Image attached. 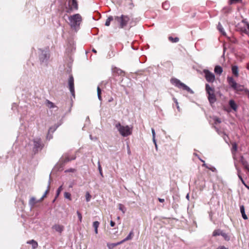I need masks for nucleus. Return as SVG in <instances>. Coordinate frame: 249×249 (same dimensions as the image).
Masks as SVG:
<instances>
[{"mask_svg":"<svg viewBox=\"0 0 249 249\" xmlns=\"http://www.w3.org/2000/svg\"><path fill=\"white\" fill-rule=\"evenodd\" d=\"M92 51L94 53H97V51H96V50L95 49H92Z\"/></svg>","mask_w":249,"mask_h":249,"instance_id":"nucleus-64","label":"nucleus"},{"mask_svg":"<svg viewBox=\"0 0 249 249\" xmlns=\"http://www.w3.org/2000/svg\"><path fill=\"white\" fill-rule=\"evenodd\" d=\"M69 88L72 96L75 98V90L74 86V78L72 75H70L69 79Z\"/></svg>","mask_w":249,"mask_h":249,"instance_id":"nucleus-12","label":"nucleus"},{"mask_svg":"<svg viewBox=\"0 0 249 249\" xmlns=\"http://www.w3.org/2000/svg\"><path fill=\"white\" fill-rule=\"evenodd\" d=\"M246 160L245 159L244 157L243 156H241L240 157V163H242L243 161H245Z\"/></svg>","mask_w":249,"mask_h":249,"instance_id":"nucleus-45","label":"nucleus"},{"mask_svg":"<svg viewBox=\"0 0 249 249\" xmlns=\"http://www.w3.org/2000/svg\"><path fill=\"white\" fill-rule=\"evenodd\" d=\"M221 236L224 238L226 241H229L230 240V236L226 233L223 232Z\"/></svg>","mask_w":249,"mask_h":249,"instance_id":"nucleus-32","label":"nucleus"},{"mask_svg":"<svg viewBox=\"0 0 249 249\" xmlns=\"http://www.w3.org/2000/svg\"><path fill=\"white\" fill-rule=\"evenodd\" d=\"M77 216L78 217L79 222L80 223L82 222V214L79 211H77Z\"/></svg>","mask_w":249,"mask_h":249,"instance_id":"nucleus-39","label":"nucleus"},{"mask_svg":"<svg viewBox=\"0 0 249 249\" xmlns=\"http://www.w3.org/2000/svg\"><path fill=\"white\" fill-rule=\"evenodd\" d=\"M114 125L120 134L124 137H127L132 134V129L128 125H122L121 123L116 120H114Z\"/></svg>","mask_w":249,"mask_h":249,"instance_id":"nucleus-4","label":"nucleus"},{"mask_svg":"<svg viewBox=\"0 0 249 249\" xmlns=\"http://www.w3.org/2000/svg\"><path fill=\"white\" fill-rule=\"evenodd\" d=\"M52 229L61 234L64 230V226L61 225L56 224L53 226Z\"/></svg>","mask_w":249,"mask_h":249,"instance_id":"nucleus-14","label":"nucleus"},{"mask_svg":"<svg viewBox=\"0 0 249 249\" xmlns=\"http://www.w3.org/2000/svg\"><path fill=\"white\" fill-rule=\"evenodd\" d=\"M218 249H229L228 248H226L224 246H221L217 248Z\"/></svg>","mask_w":249,"mask_h":249,"instance_id":"nucleus-53","label":"nucleus"},{"mask_svg":"<svg viewBox=\"0 0 249 249\" xmlns=\"http://www.w3.org/2000/svg\"><path fill=\"white\" fill-rule=\"evenodd\" d=\"M242 23L244 24V25L246 26L249 23L246 21V19H243L242 20Z\"/></svg>","mask_w":249,"mask_h":249,"instance_id":"nucleus-51","label":"nucleus"},{"mask_svg":"<svg viewBox=\"0 0 249 249\" xmlns=\"http://www.w3.org/2000/svg\"><path fill=\"white\" fill-rule=\"evenodd\" d=\"M113 97H110V99L108 100V102H111L113 101Z\"/></svg>","mask_w":249,"mask_h":249,"instance_id":"nucleus-62","label":"nucleus"},{"mask_svg":"<svg viewBox=\"0 0 249 249\" xmlns=\"http://www.w3.org/2000/svg\"><path fill=\"white\" fill-rule=\"evenodd\" d=\"M91 198V196L90 195L89 193L87 192L86 194V199L87 202H89Z\"/></svg>","mask_w":249,"mask_h":249,"instance_id":"nucleus-36","label":"nucleus"},{"mask_svg":"<svg viewBox=\"0 0 249 249\" xmlns=\"http://www.w3.org/2000/svg\"><path fill=\"white\" fill-rule=\"evenodd\" d=\"M237 28L238 29V30H239L241 32L244 33L246 35L249 34V32L247 30L246 26H245V25L241 26L240 24H238L237 26Z\"/></svg>","mask_w":249,"mask_h":249,"instance_id":"nucleus-18","label":"nucleus"},{"mask_svg":"<svg viewBox=\"0 0 249 249\" xmlns=\"http://www.w3.org/2000/svg\"><path fill=\"white\" fill-rule=\"evenodd\" d=\"M99 224H100V223L98 221H94L93 223V227L94 228V229H95L96 228L98 229V228L99 227Z\"/></svg>","mask_w":249,"mask_h":249,"instance_id":"nucleus-40","label":"nucleus"},{"mask_svg":"<svg viewBox=\"0 0 249 249\" xmlns=\"http://www.w3.org/2000/svg\"><path fill=\"white\" fill-rule=\"evenodd\" d=\"M112 71L115 76H124L125 75V72L117 67L113 68Z\"/></svg>","mask_w":249,"mask_h":249,"instance_id":"nucleus-13","label":"nucleus"},{"mask_svg":"<svg viewBox=\"0 0 249 249\" xmlns=\"http://www.w3.org/2000/svg\"><path fill=\"white\" fill-rule=\"evenodd\" d=\"M76 159L75 155L71 156L69 153H66L64 154L62 157L60 158L59 162L57 163V165H59L60 167L58 170H62V168L65 165V164L68 162L74 160Z\"/></svg>","mask_w":249,"mask_h":249,"instance_id":"nucleus-7","label":"nucleus"},{"mask_svg":"<svg viewBox=\"0 0 249 249\" xmlns=\"http://www.w3.org/2000/svg\"><path fill=\"white\" fill-rule=\"evenodd\" d=\"M217 29L219 31V32L223 35V36H225L226 35V33L224 31V29L222 27V25L219 23L218 26H217Z\"/></svg>","mask_w":249,"mask_h":249,"instance_id":"nucleus-30","label":"nucleus"},{"mask_svg":"<svg viewBox=\"0 0 249 249\" xmlns=\"http://www.w3.org/2000/svg\"><path fill=\"white\" fill-rule=\"evenodd\" d=\"M98 170L99 171L100 175L102 177H103L104 176H103V171H102V169L101 165L100 164V163L99 161L98 162Z\"/></svg>","mask_w":249,"mask_h":249,"instance_id":"nucleus-34","label":"nucleus"},{"mask_svg":"<svg viewBox=\"0 0 249 249\" xmlns=\"http://www.w3.org/2000/svg\"><path fill=\"white\" fill-rule=\"evenodd\" d=\"M158 200L159 201V202L161 203H163L164 202V199L163 198H158Z\"/></svg>","mask_w":249,"mask_h":249,"instance_id":"nucleus-56","label":"nucleus"},{"mask_svg":"<svg viewBox=\"0 0 249 249\" xmlns=\"http://www.w3.org/2000/svg\"><path fill=\"white\" fill-rule=\"evenodd\" d=\"M205 90L206 93L208 94V99L210 104L215 103L216 98L214 93L215 90L214 88L211 87L208 84H206Z\"/></svg>","mask_w":249,"mask_h":249,"instance_id":"nucleus-6","label":"nucleus"},{"mask_svg":"<svg viewBox=\"0 0 249 249\" xmlns=\"http://www.w3.org/2000/svg\"><path fill=\"white\" fill-rule=\"evenodd\" d=\"M168 40L172 43H177L179 41V38L178 37H173L171 36L168 37Z\"/></svg>","mask_w":249,"mask_h":249,"instance_id":"nucleus-28","label":"nucleus"},{"mask_svg":"<svg viewBox=\"0 0 249 249\" xmlns=\"http://www.w3.org/2000/svg\"><path fill=\"white\" fill-rule=\"evenodd\" d=\"M174 100L175 102L176 103V104H177V108L178 109V108H179V107H178V103L177 100L176 99H175V98H174Z\"/></svg>","mask_w":249,"mask_h":249,"instance_id":"nucleus-59","label":"nucleus"},{"mask_svg":"<svg viewBox=\"0 0 249 249\" xmlns=\"http://www.w3.org/2000/svg\"><path fill=\"white\" fill-rule=\"evenodd\" d=\"M89 137H90V139L92 140L96 141L97 140V138L96 137H95L93 138V137H92L91 135H90Z\"/></svg>","mask_w":249,"mask_h":249,"instance_id":"nucleus-54","label":"nucleus"},{"mask_svg":"<svg viewBox=\"0 0 249 249\" xmlns=\"http://www.w3.org/2000/svg\"><path fill=\"white\" fill-rule=\"evenodd\" d=\"M232 148H231V153L233 155H234L236 153V152L237 151V144L234 142L232 143Z\"/></svg>","mask_w":249,"mask_h":249,"instance_id":"nucleus-22","label":"nucleus"},{"mask_svg":"<svg viewBox=\"0 0 249 249\" xmlns=\"http://www.w3.org/2000/svg\"><path fill=\"white\" fill-rule=\"evenodd\" d=\"M40 202V201H38V200H36L35 197H32L29 200V205H30L31 209H33L37 203Z\"/></svg>","mask_w":249,"mask_h":249,"instance_id":"nucleus-17","label":"nucleus"},{"mask_svg":"<svg viewBox=\"0 0 249 249\" xmlns=\"http://www.w3.org/2000/svg\"><path fill=\"white\" fill-rule=\"evenodd\" d=\"M203 72L207 81L210 83H213L214 82L215 80V75L213 73L208 70H204Z\"/></svg>","mask_w":249,"mask_h":249,"instance_id":"nucleus-11","label":"nucleus"},{"mask_svg":"<svg viewBox=\"0 0 249 249\" xmlns=\"http://www.w3.org/2000/svg\"><path fill=\"white\" fill-rule=\"evenodd\" d=\"M231 71L234 76L238 77V68L237 66L234 65L231 67Z\"/></svg>","mask_w":249,"mask_h":249,"instance_id":"nucleus-19","label":"nucleus"},{"mask_svg":"<svg viewBox=\"0 0 249 249\" xmlns=\"http://www.w3.org/2000/svg\"><path fill=\"white\" fill-rule=\"evenodd\" d=\"M27 243L32 245L33 249H36L38 246L37 242L34 240L28 241Z\"/></svg>","mask_w":249,"mask_h":249,"instance_id":"nucleus-24","label":"nucleus"},{"mask_svg":"<svg viewBox=\"0 0 249 249\" xmlns=\"http://www.w3.org/2000/svg\"><path fill=\"white\" fill-rule=\"evenodd\" d=\"M123 243L122 241H121L118 242L116 243H107V247L109 249H112L115 247H116L117 246H118V245H121V244H122Z\"/></svg>","mask_w":249,"mask_h":249,"instance_id":"nucleus-21","label":"nucleus"},{"mask_svg":"<svg viewBox=\"0 0 249 249\" xmlns=\"http://www.w3.org/2000/svg\"><path fill=\"white\" fill-rule=\"evenodd\" d=\"M97 95H98V98L99 100L100 101H102V96H101V94H97Z\"/></svg>","mask_w":249,"mask_h":249,"instance_id":"nucleus-58","label":"nucleus"},{"mask_svg":"<svg viewBox=\"0 0 249 249\" xmlns=\"http://www.w3.org/2000/svg\"><path fill=\"white\" fill-rule=\"evenodd\" d=\"M110 224L111 227H113L115 226L116 223L115 222L111 220L110 221Z\"/></svg>","mask_w":249,"mask_h":249,"instance_id":"nucleus-52","label":"nucleus"},{"mask_svg":"<svg viewBox=\"0 0 249 249\" xmlns=\"http://www.w3.org/2000/svg\"><path fill=\"white\" fill-rule=\"evenodd\" d=\"M229 105L230 107L233 109L234 111H236L238 108V106L235 103V102L232 100L231 99L229 102Z\"/></svg>","mask_w":249,"mask_h":249,"instance_id":"nucleus-16","label":"nucleus"},{"mask_svg":"<svg viewBox=\"0 0 249 249\" xmlns=\"http://www.w3.org/2000/svg\"><path fill=\"white\" fill-rule=\"evenodd\" d=\"M97 94H102V90L100 89V88L99 87V86H98L97 87Z\"/></svg>","mask_w":249,"mask_h":249,"instance_id":"nucleus-50","label":"nucleus"},{"mask_svg":"<svg viewBox=\"0 0 249 249\" xmlns=\"http://www.w3.org/2000/svg\"><path fill=\"white\" fill-rule=\"evenodd\" d=\"M47 106L50 108H54L55 106L54 105V104L53 103H52V102L50 101L49 100H47Z\"/></svg>","mask_w":249,"mask_h":249,"instance_id":"nucleus-35","label":"nucleus"},{"mask_svg":"<svg viewBox=\"0 0 249 249\" xmlns=\"http://www.w3.org/2000/svg\"><path fill=\"white\" fill-rule=\"evenodd\" d=\"M64 197L66 198H67L69 199L70 200H71V194L70 193L68 192H65L64 193Z\"/></svg>","mask_w":249,"mask_h":249,"instance_id":"nucleus-37","label":"nucleus"},{"mask_svg":"<svg viewBox=\"0 0 249 249\" xmlns=\"http://www.w3.org/2000/svg\"><path fill=\"white\" fill-rule=\"evenodd\" d=\"M231 41L234 44H236L237 42V40L235 38H234L233 40H231Z\"/></svg>","mask_w":249,"mask_h":249,"instance_id":"nucleus-57","label":"nucleus"},{"mask_svg":"<svg viewBox=\"0 0 249 249\" xmlns=\"http://www.w3.org/2000/svg\"><path fill=\"white\" fill-rule=\"evenodd\" d=\"M33 151L34 154L37 153L39 151H41L44 147V144L40 138H35L33 140Z\"/></svg>","mask_w":249,"mask_h":249,"instance_id":"nucleus-10","label":"nucleus"},{"mask_svg":"<svg viewBox=\"0 0 249 249\" xmlns=\"http://www.w3.org/2000/svg\"><path fill=\"white\" fill-rule=\"evenodd\" d=\"M152 140H153V142L154 143V144H157L155 138H152Z\"/></svg>","mask_w":249,"mask_h":249,"instance_id":"nucleus-61","label":"nucleus"},{"mask_svg":"<svg viewBox=\"0 0 249 249\" xmlns=\"http://www.w3.org/2000/svg\"><path fill=\"white\" fill-rule=\"evenodd\" d=\"M246 27L247 30L249 32V23L248 24H247V25L246 26Z\"/></svg>","mask_w":249,"mask_h":249,"instance_id":"nucleus-60","label":"nucleus"},{"mask_svg":"<svg viewBox=\"0 0 249 249\" xmlns=\"http://www.w3.org/2000/svg\"><path fill=\"white\" fill-rule=\"evenodd\" d=\"M152 138H154L156 137V133L154 128H152Z\"/></svg>","mask_w":249,"mask_h":249,"instance_id":"nucleus-47","label":"nucleus"},{"mask_svg":"<svg viewBox=\"0 0 249 249\" xmlns=\"http://www.w3.org/2000/svg\"><path fill=\"white\" fill-rule=\"evenodd\" d=\"M241 1L242 0H230V4H232L233 3H236Z\"/></svg>","mask_w":249,"mask_h":249,"instance_id":"nucleus-41","label":"nucleus"},{"mask_svg":"<svg viewBox=\"0 0 249 249\" xmlns=\"http://www.w3.org/2000/svg\"><path fill=\"white\" fill-rule=\"evenodd\" d=\"M209 169H210V170H211L212 172H216V169L215 167H209L208 168Z\"/></svg>","mask_w":249,"mask_h":249,"instance_id":"nucleus-46","label":"nucleus"},{"mask_svg":"<svg viewBox=\"0 0 249 249\" xmlns=\"http://www.w3.org/2000/svg\"><path fill=\"white\" fill-rule=\"evenodd\" d=\"M61 3L58 8L60 16L65 13V16L67 14H70L78 9L77 0H62Z\"/></svg>","mask_w":249,"mask_h":249,"instance_id":"nucleus-2","label":"nucleus"},{"mask_svg":"<svg viewBox=\"0 0 249 249\" xmlns=\"http://www.w3.org/2000/svg\"><path fill=\"white\" fill-rule=\"evenodd\" d=\"M223 232V231L220 229L215 230L213 232V236H217L219 235H221Z\"/></svg>","mask_w":249,"mask_h":249,"instance_id":"nucleus-25","label":"nucleus"},{"mask_svg":"<svg viewBox=\"0 0 249 249\" xmlns=\"http://www.w3.org/2000/svg\"><path fill=\"white\" fill-rule=\"evenodd\" d=\"M171 83L179 89H182L183 90L187 91L188 92L193 94L194 91L187 86L182 83L180 80L177 78H172L170 80Z\"/></svg>","mask_w":249,"mask_h":249,"instance_id":"nucleus-8","label":"nucleus"},{"mask_svg":"<svg viewBox=\"0 0 249 249\" xmlns=\"http://www.w3.org/2000/svg\"><path fill=\"white\" fill-rule=\"evenodd\" d=\"M40 53L39 54V59L41 64H47L48 60L50 58L49 50L48 49L42 50L39 49Z\"/></svg>","mask_w":249,"mask_h":249,"instance_id":"nucleus-9","label":"nucleus"},{"mask_svg":"<svg viewBox=\"0 0 249 249\" xmlns=\"http://www.w3.org/2000/svg\"><path fill=\"white\" fill-rule=\"evenodd\" d=\"M119 209L121 211L124 213H125L126 208L122 204H119Z\"/></svg>","mask_w":249,"mask_h":249,"instance_id":"nucleus-33","label":"nucleus"},{"mask_svg":"<svg viewBox=\"0 0 249 249\" xmlns=\"http://www.w3.org/2000/svg\"><path fill=\"white\" fill-rule=\"evenodd\" d=\"M241 181L242 183H243L245 186L246 185V183H245V181L244 180V179H242L241 180Z\"/></svg>","mask_w":249,"mask_h":249,"instance_id":"nucleus-63","label":"nucleus"},{"mask_svg":"<svg viewBox=\"0 0 249 249\" xmlns=\"http://www.w3.org/2000/svg\"><path fill=\"white\" fill-rule=\"evenodd\" d=\"M113 20L114 21V17L112 16L108 17L107 19L106 20L105 25L107 26H109L110 24V22Z\"/></svg>","mask_w":249,"mask_h":249,"instance_id":"nucleus-26","label":"nucleus"},{"mask_svg":"<svg viewBox=\"0 0 249 249\" xmlns=\"http://www.w3.org/2000/svg\"><path fill=\"white\" fill-rule=\"evenodd\" d=\"M236 169H237V175H238V178H239V179H240V180H241L242 179H243V178H242V176H241V174H240L241 171H240L239 169H238V168H236Z\"/></svg>","mask_w":249,"mask_h":249,"instance_id":"nucleus-43","label":"nucleus"},{"mask_svg":"<svg viewBox=\"0 0 249 249\" xmlns=\"http://www.w3.org/2000/svg\"><path fill=\"white\" fill-rule=\"evenodd\" d=\"M214 121L215 124H220L221 122L220 119L218 118H215L214 119Z\"/></svg>","mask_w":249,"mask_h":249,"instance_id":"nucleus-42","label":"nucleus"},{"mask_svg":"<svg viewBox=\"0 0 249 249\" xmlns=\"http://www.w3.org/2000/svg\"><path fill=\"white\" fill-rule=\"evenodd\" d=\"M51 182V175L50 176V179L48 182V185L47 186V189L46 190L44 195L41 197V198L38 200V201H42L46 197L47 194L49 193L50 189V184Z\"/></svg>","mask_w":249,"mask_h":249,"instance_id":"nucleus-15","label":"nucleus"},{"mask_svg":"<svg viewBox=\"0 0 249 249\" xmlns=\"http://www.w3.org/2000/svg\"><path fill=\"white\" fill-rule=\"evenodd\" d=\"M241 164L243 166L244 169H246L248 172H249V164L248 162L246 160L245 161H243Z\"/></svg>","mask_w":249,"mask_h":249,"instance_id":"nucleus-31","label":"nucleus"},{"mask_svg":"<svg viewBox=\"0 0 249 249\" xmlns=\"http://www.w3.org/2000/svg\"><path fill=\"white\" fill-rule=\"evenodd\" d=\"M227 82L230 87L237 94H247L249 96V90L245 88L244 85L237 83L232 76H228Z\"/></svg>","mask_w":249,"mask_h":249,"instance_id":"nucleus-3","label":"nucleus"},{"mask_svg":"<svg viewBox=\"0 0 249 249\" xmlns=\"http://www.w3.org/2000/svg\"><path fill=\"white\" fill-rule=\"evenodd\" d=\"M162 7L165 10L169 9V8H170L169 2L167 1H165L162 3Z\"/></svg>","mask_w":249,"mask_h":249,"instance_id":"nucleus-29","label":"nucleus"},{"mask_svg":"<svg viewBox=\"0 0 249 249\" xmlns=\"http://www.w3.org/2000/svg\"><path fill=\"white\" fill-rule=\"evenodd\" d=\"M215 73L221 74L223 71L222 68L220 66H216L214 69Z\"/></svg>","mask_w":249,"mask_h":249,"instance_id":"nucleus-23","label":"nucleus"},{"mask_svg":"<svg viewBox=\"0 0 249 249\" xmlns=\"http://www.w3.org/2000/svg\"><path fill=\"white\" fill-rule=\"evenodd\" d=\"M133 236V231H131L129 234L127 236L126 238H125L124 239H123L122 241L123 243H124V242L131 240Z\"/></svg>","mask_w":249,"mask_h":249,"instance_id":"nucleus-27","label":"nucleus"},{"mask_svg":"<svg viewBox=\"0 0 249 249\" xmlns=\"http://www.w3.org/2000/svg\"><path fill=\"white\" fill-rule=\"evenodd\" d=\"M240 210L243 218L245 220L248 219V216L245 213V208L243 205L240 206Z\"/></svg>","mask_w":249,"mask_h":249,"instance_id":"nucleus-20","label":"nucleus"},{"mask_svg":"<svg viewBox=\"0 0 249 249\" xmlns=\"http://www.w3.org/2000/svg\"><path fill=\"white\" fill-rule=\"evenodd\" d=\"M205 187V184H203V185H201V186H200V187H199V190H200V191H202V190H203V189H204Z\"/></svg>","mask_w":249,"mask_h":249,"instance_id":"nucleus-55","label":"nucleus"},{"mask_svg":"<svg viewBox=\"0 0 249 249\" xmlns=\"http://www.w3.org/2000/svg\"><path fill=\"white\" fill-rule=\"evenodd\" d=\"M70 20V25L71 28L77 31L79 27L81 22L82 21V17L79 14H76L69 17Z\"/></svg>","mask_w":249,"mask_h":249,"instance_id":"nucleus-5","label":"nucleus"},{"mask_svg":"<svg viewBox=\"0 0 249 249\" xmlns=\"http://www.w3.org/2000/svg\"><path fill=\"white\" fill-rule=\"evenodd\" d=\"M138 21L137 18H134L128 15H122L121 16L114 17V23L119 28L129 30L135 26Z\"/></svg>","mask_w":249,"mask_h":249,"instance_id":"nucleus-1","label":"nucleus"},{"mask_svg":"<svg viewBox=\"0 0 249 249\" xmlns=\"http://www.w3.org/2000/svg\"><path fill=\"white\" fill-rule=\"evenodd\" d=\"M214 129H215V130L216 131V132L219 134H220V133H223L225 135H226V134L223 132H222L221 131H220L218 128H217L216 127L214 126Z\"/></svg>","mask_w":249,"mask_h":249,"instance_id":"nucleus-44","label":"nucleus"},{"mask_svg":"<svg viewBox=\"0 0 249 249\" xmlns=\"http://www.w3.org/2000/svg\"><path fill=\"white\" fill-rule=\"evenodd\" d=\"M63 190V186L62 185L60 186L57 190L56 191V197H57L60 193H61V192Z\"/></svg>","mask_w":249,"mask_h":249,"instance_id":"nucleus-38","label":"nucleus"},{"mask_svg":"<svg viewBox=\"0 0 249 249\" xmlns=\"http://www.w3.org/2000/svg\"><path fill=\"white\" fill-rule=\"evenodd\" d=\"M56 129V128L50 127L49 129V133L53 132Z\"/></svg>","mask_w":249,"mask_h":249,"instance_id":"nucleus-48","label":"nucleus"},{"mask_svg":"<svg viewBox=\"0 0 249 249\" xmlns=\"http://www.w3.org/2000/svg\"><path fill=\"white\" fill-rule=\"evenodd\" d=\"M200 160H201L202 162H203V164H202V166H203V167H206V168H208V169L209 167V166H208L206 163H204V160H201V159H200Z\"/></svg>","mask_w":249,"mask_h":249,"instance_id":"nucleus-49","label":"nucleus"}]
</instances>
